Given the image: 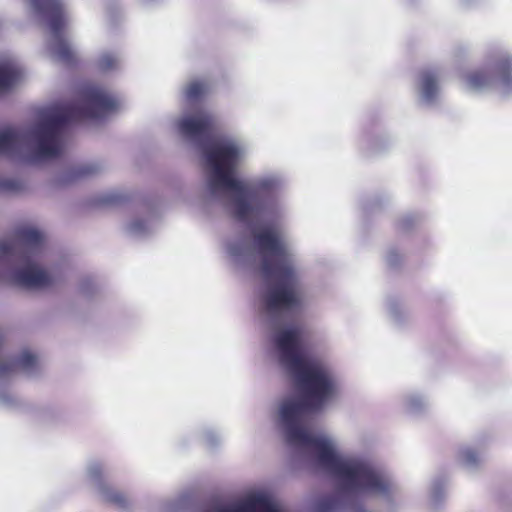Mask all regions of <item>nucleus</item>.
Here are the masks:
<instances>
[{
    "label": "nucleus",
    "mask_w": 512,
    "mask_h": 512,
    "mask_svg": "<svg viewBox=\"0 0 512 512\" xmlns=\"http://www.w3.org/2000/svg\"><path fill=\"white\" fill-rule=\"evenodd\" d=\"M422 221V216L419 213L409 212L401 215L397 222L396 227L402 232H409L416 228Z\"/></svg>",
    "instance_id": "dca6fc26"
},
{
    "label": "nucleus",
    "mask_w": 512,
    "mask_h": 512,
    "mask_svg": "<svg viewBox=\"0 0 512 512\" xmlns=\"http://www.w3.org/2000/svg\"><path fill=\"white\" fill-rule=\"evenodd\" d=\"M21 71L13 60L0 62V92L12 88L19 80Z\"/></svg>",
    "instance_id": "ddd939ff"
},
{
    "label": "nucleus",
    "mask_w": 512,
    "mask_h": 512,
    "mask_svg": "<svg viewBox=\"0 0 512 512\" xmlns=\"http://www.w3.org/2000/svg\"><path fill=\"white\" fill-rule=\"evenodd\" d=\"M338 502L335 495H327L316 502L315 509L317 512H329L337 508Z\"/></svg>",
    "instance_id": "6ab92c4d"
},
{
    "label": "nucleus",
    "mask_w": 512,
    "mask_h": 512,
    "mask_svg": "<svg viewBox=\"0 0 512 512\" xmlns=\"http://www.w3.org/2000/svg\"><path fill=\"white\" fill-rule=\"evenodd\" d=\"M156 226L153 216L135 217L126 224V231L134 237H144L150 234Z\"/></svg>",
    "instance_id": "2eb2a0df"
},
{
    "label": "nucleus",
    "mask_w": 512,
    "mask_h": 512,
    "mask_svg": "<svg viewBox=\"0 0 512 512\" xmlns=\"http://www.w3.org/2000/svg\"><path fill=\"white\" fill-rule=\"evenodd\" d=\"M34 258H0V269L12 266L10 278L18 287L28 290H41L52 286L53 278ZM0 276L3 274L0 272Z\"/></svg>",
    "instance_id": "6e6552de"
},
{
    "label": "nucleus",
    "mask_w": 512,
    "mask_h": 512,
    "mask_svg": "<svg viewBox=\"0 0 512 512\" xmlns=\"http://www.w3.org/2000/svg\"><path fill=\"white\" fill-rule=\"evenodd\" d=\"M261 271L266 283L263 302L271 314H280L301 308L302 290L295 269L287 258H261Z\"/></svg>",
    "instance_id": "39448f33"
},
{
    "label": "nucleus",
    "mask_w": 512,
    "mask_h": 512,
    "mask_svg": "<svg viewBox=\"0 0 512 512\" xmlns=\"http://www.w3.org/2000/svg\"><path fill=\"white\" fill-rule=\"evenodd\" d=\"M35 16L48 32L47 48L51 55L65 64L76 60V51L68 38L69 18L63 0H29Z\"/></svg>",
    "instance_id": "423d86ee"
},
{
    "label": "nucleus",
    "mask_w": 512,
    "mask_h": 512,
    "mask_svg": "<svg viewBox=\"0 0 512 512\" xmlns=\"http://www.w3.org/2000/svg\"><path fill=\"white\" fill-rule=\"evenodd\" d=\"M89 476L100 488L104 495L105 502L117 506L119 508H126L129 504L127 496L106 484L103 481L104 470L101 464H93L89 468Z\"/></svg>",
    "instance_id": "9b49d317"
},
{
    "label": "nucleus",
    "mask_w": 512,
    "mask_h": 512,
    "mask_svg": "<svg viewBox=\"0 0 512 512\" xmlns=\"http://www.w3.org/2000/svg\"><path fill=\"white\" fill-rule=\"evenodd\" d=\"M275 345L281 363L293 376L302 396L300 400H286L280 407L288 441L313 450L319 464L341 480L344 489L386 492L389 488L388 482L370 465L342 459L328 439L313 436L301 427L303 415L321 410L338 393V383L330 369L323 363L302 355L301 330L290 328L280 331L275 337Z\"/></svg>",
    "instance_id": "f03ea898"
},
{
    "label": "nucleus",
    "mask_w": 512,
    "mask_h": 512,
    "mask_svg": "<svg viewBox=\"0 0 512 512\" xmlns=\"http://www.w3.org/2000/svg\"><path fill=\"white\" fill-rule=\"evenodd\" d=\"M218 512H280L263 496H253L231 508H222Z\"/></svg>",
    "instance_id": "f8f14e48"
},
{
    "label": "nucleus",
    "mask_w": 512,
    "mask_h": 512,
    "mask_svg": "<svg viewBox=\"0 0 512 512\" xmlns=\"http://www.w3.org/2000/svg\"><path fill=\"white\" fill-rule=\"evenodd\" d=\"M45 242L46 237L42 230L31 225H18L0 238V256H13L20 247L38 250Z\"/></svg>",
    "instance_id": "1a4fd4ad"
},
{
    "label": "nucleus",
    "mask_w": 512,
    "mask_h": 512,
    "mask_svg": "<svg viewBox=\"0 0 512 512\" xmlns=\"http://www.w3.org/2000/svg\"><path fill=\"white\" fill-rule=\"evenodd\" d=\"M120 57L115 53L105 52L98 60L99 68L102 71H111L119 66Z\"/></svg>",
    "instance_id": "a211bd4d"
},
{
    "label": "nucleus",
    "mask_w": 512,
    "mask_h": 512,
    "mask_svg": "<svg viewBox=\"0 0 512 512\" xmlns=\"http://www.w3.org/2000/svg\"><path fill=\"white\" fill-rule=\"evenodd\" d=\"M37 365V358L28 351H24L16 361H0V377L17 369L31 371Z\"/></svg>",
    "instance_id": "4468645a"
},
{
    "label": "nucleus",
    "mask_w": 512,
    "mask_h": 512,
    "mask_svg": "<svg viewBox=\"0 0 512 512\" xmlns=\"http://www.w3.org/2000/svg\"><path fill=\"white\" fill-rule=\"evenodd\" d=\"M461 458L466 464L473 465L478 463L479 455L475 450L467 448L461 451Z\"/></svg>",
    "instance_id": "aec40b11"
},
{
    "label": "nucleus",
    "mask_w": 512,
    "mask_h": 512,
    "mask_svg": "<svg viewBox=\"0 0 512 512\" xmlns=\"http://www.w3.org/2000/svg\"><path fill=\"white\" fill-rule=\"evenodd\" d=\"M442 70L436 67L422 69L416 79L415 91L420 103L435 105L441 96Z\"/></svg>",
    "instance_id": "9d476101"
},
{
    "label": "nucleus",
    "mask_w": 512,
    "mask_h": 512,
    "mask_svg": "<svg viewBox=\"0 0 512 512\" xmlns=\"http://www.w3.org/2000/svg\"><path fill=\"white\" fill-rule=\"evenodd\" d=\"M118 106V98L105 88L84 83L74 101L42 108L28 128L0 129V155L27 163L57 157L64 150L65 132L71 122L104 118Z\"/></svg>",
    "instance_id": "7ed1b4c3"
},
{
    "label": "nucleus",
    "mask_w": 512,
    "mask_h": 512,
    "mask_svg": "<svg viewBox=\"0 0 512 512\" xmlns=\"http://www.w3.org/2000/svg\"><path fill=\"white\" fill-rule=\"evenodd\" d=\"M25 189L23 180L15 177L0 176V193H18Z\"/></svg>",
    "instance_id": "f3484780"
},
{
    "label": "nucleus",
    "mask_w": 512,
    "mask_h": 512,
    "mask_svg": "<svg viewBox=\"0 0 512 512\" xmlns=\"http://www.w3.org/2000/svg\"><path fill=\"white\" fill-rule=\"evenodd\" d=\"M246 154L245 144L234 137L204 146L202 164L206 174V195L225 206L235 219L249 228L251 239L237 235L227 241L229 256H251L254 250L281 256L285 242L280 221L285 209L278 201L266 200L261 194L282 189L286 179L280 172H269L251 179L238 178L237 168Z\"/></svg>",
    "instance_id": "f257e3e1"
},
{
    "label": "nucleus",
    "mask_w": 512,
    "mask_h": 512,
    "mask_svg": "<svg viewBox=\"0 0 512 512\" xmlns=\"http://www.w3.org/2000/svg\"><path fill=\"white\" fill-rule=\"evenodd\" d=\"M208 90L209 84L206 80L190 81L184 89L187 108L174 122L178 134L199 153L201 162L204 160V146H212L219 139L232 138L215 133V116L201 102Z\"/></svg>",
    "instance_id": "20e7f679"
},
{
    "label": "nucleus",
    "mask_w": 512,
    "mask_h": 512,
    "mask_svg": "<svg viewBox=\"0 0 512 512\" xmlns=\"http://www.w3.org/2000/svg\"><path fill=\"white\" fill-rule=\"evenodd\" d=\"M93 171L89 170V169H86L84 173L86 174H89V173H92Z\"/></svg>",
    "instance_id": "412c9836"
},
{
    "label": "nucleus",
    "mask_w": 512,
    "mask_h": 512,
    "mask_svg": "<svg viewBox=\"0 0 512 512\" xmlns=\"http://www.w3.org/2000/svg\"><path fill=\"white\" fill-rule=\"evenodd\" d=\"M464 89L471 93L496 91L512 95V52L497 49L487 54L483 69H475L463 77Z\"/></svg>",
    "instance_id": "0eeeda50"
},
{
    "label": "nucleus",
    "mask_w": 512,
    "mask_h": 512,
    "mask_svg": "<svg viewBox=\"0 0 512 512\" xmlns=\"http://www.w3.org/2000/svg\"><path fill=\"white\" fill-rule=\"evenodd\" d=\"M144 3H150L152 2L153 0H142Z\"/></svg>",
    "instance_id": "4be33fe9"
}]
</instances>
